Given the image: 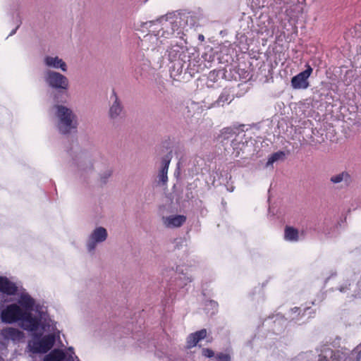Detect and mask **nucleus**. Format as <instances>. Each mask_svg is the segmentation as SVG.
<instances>
[{"label":"nucleus","mask_w":361,"mask_h":361,"mask_svg":"<svg viewBox=\"0 0 361 361\" xmlns=\"http://www.w3.org/2000/svg\"><path fill=\"white\" fill-rule=\"evenodd\" d=\"M187 16L185 15L168 13L154 20L137 21L133 24V30L144 34L140 38V47L152 52L162 53L164 45L176 33L179 34L184 29Z\"/></svg>","instance_id":"1"},{"label":"nucleus","mask_w":361,"mask_h":361,"mask_svg":"<svg viewBox=\"0 0 361 361\" xmlns=\"http://www.w3.org/2000/svg\"><path fill=\"white\" fill-rule=\"evenodd\" d=\"M45 316L47 307L37 302L27 292L18 294L16 302L6 305L1 311V316Z\"/></svg>","instance_id":"2"},{"label":"nucleus","mask_w":361,"mask_h":361,"mask_svg":"<svg viewBox=\"0 0 361 361\" xmlns=\"http://www.w3.org/2000/svg\"><path fill=\"white\" fill-rule=\"evenodd\" d=\"M57 130L63 135L70 133L78 128L77 116L73 110L62 104H56L51 108Z\"/></svg>","instance_id":"3"},{"label":"nucleus","mask_w":361,"mask_h":361,"mask_svg":"<svg viewBox=\"0 0 361 361\" xmlns=\"http://www.w3.org/2000/svg\"><path fill=\"white\" fill-rule=\"evenodd\" d=\"M42 80L51 90L67 91L70 81L63 73L51 69H45L42 73Z\"/></svg>","instance_id":"4"},{"label":"nucleus","mask_w":361,"mask_h":361,"mask_svg":"<svg viewBox=\"0 0 361 361\" xmlns=\"http://www.w3.org/2000/svg\"><path fill=\"white\" fill-rule=\"evenodd\" d=\"M42 334H33V339L28 343V347L34 353H46L54 346L55 336L52 334L41 338Z\"/></svg>","instance_id":"5"},{"label":"nucleus","mask_w":361,"mask_h":361,"mask_svg":"<svg viewBox=\"0 0 361 361\" xmlns=\"http://www.w3.org/2000/svg\"><path fill=\"white\" fill-rule=\"evenodd\" d=\"M108 238L107 230L101 226H96L87 235L85 248L88 253H94L98 245L103 243Z\"/></svg>","instance_id":"6"},{"label":"nucleus","mask_w":361,"mask_h":361,"mask_svg":"<svg viewBox=\"0 0 361 361\" xmlns=\"http://www.w3.org/2000/svg\"><path fill=\"white\" fill-rule=\"evenodd\" d=\"M124 116L125 111L122 102L117 93L113 90L109 97L108 117L115 122L122 119Z\"/></svg>","instance_id":"7"},{"label":"nucleus","mask_w":361,"mask_h":361,"mask_svg":"<svg viewBox=\"0 0 361 361\" xmlns=\"http://www.w3.org/2000/svg\"><path fill=\"white\" fill-rule=\"evenodd\" d=\"M5 323L19 322L21 327L27 331H35L38 329L41 319L43 317H0Z\"/></svg>","instance_id":"8"},{"label":"nucleus","mask_w":361,"mask_h":361,"mask_svg":"<svg viewBox=\"0 0 361 361\" xmlns=\"http://www.w3.org/2000/svg\"><path fill=\"white\" fill-rule=\"evenodd\" d=\"M42 63L47 68L46 69L60 70L63 73L68 71V66L67 63L56 54H46L42 59Z\"/></svg>","instance_id":"9"},{"label":"nucleus","mask_w":361,"mask_h":361,"mask_svg":"<svg viewBox=\"0 0 361 361\" xmlns=\"http://www.w3.org/2000/svg\"><path fill=\"white\" fill-rule=\"evenodd\" d=\"M312 72V68L307 66V68L298 73L291 79V85L294 89H307L309 86L308 78Z\"/></svg>","instance_id":"10"},{"label":"nucleus","mask_w":361,"mask_h":361,"mask_svg":"<svg viewBox=\"0 0 361 361\" xmlns=\"http://www.w3.org/2000/svg\"><path fill=\"white\" fill-rule=\"evenodd\" d=\"M304 237L303 231H300L290 226H286L284 228L283 239L286 242L295 243L302 240Z\"/></svg>","instance_id":"11"},{"label":"nucleus","mask_w":361,"mask_h":361,"mask_svg":"<svg viewBox=\"0 0 361 361\" xmlns=\"http://www.w3.org/2000/svg\"><path fill=\"white\" fill-rule=\"evenodd\" d=\"M186 221V216L180 214H171L163 216V225L168 228H175L181 226Z\"/></svg>","instance_id":"12"},{"label":"nucleus","mask_w":361,"mask_h":361,"mask_svg":"<svg viewBox=\"0 0 361 361\" xmlns=\"http://www.w3.org/2000/svg\"><path fill=\"white\" fill-rule=\"evenodd\" d=\"M0 292L8 295H14L18 292V286L9 279L0 276Z\"/></svg>","instance_id":"13"},{"label":"nucleus","mask_w":361,"mask_h":361,"mask_svg":"<svg viewBox=\"0 0 361 361\" xmlns=\"http://www.w3.org/2000/svg\"><path fill=\"white\" fill-rule=\"evenodd\" d=\"M171 157L169 155H166L162 159L158 174L159 184L165 185L167 183V173Z\"/></svg>","instance_id":"14"},{"label":"nucleus","mask_w":361,"mask_h":361,"mask_svg":"<svg viewBox=\"0 0 361 361\" xmlns=\"http://www.w3.org/2000/svg\"><path fill=\"white\" fill-rule=\"evenodd\" d=\"M330 181L333 184H341V187H345L350 185L351 182V178L348 172L342 171L339 173L331 176L330 178Z\"/></svg>","instance_id":"15"},{"label":"nucleus","mask_w":361,"mask_h":361,"mask_svg":"<svg viewBox=\"0 0 361 361\" xmlns=\"http://www.w3.org/2000/svg\"><path fill=\"white\" fill-rule=\"evenodd\" d=\"M206 336V329H201L190 334L187 338V348H192L195 347L200 341L204 339Z\"/></svg>","instance_id":"16"},{"label":"nucleus","mask_w":361,"mask_h":361,"mask_svg":"<svg viewBox=\"0 0 361 361\" xmlns=\"http://www.w3.org/2000/svg\"><path fill=\"white\" fill-rule=\"evenodd\" d=\"M1 334L6 340L19 341L23 337V334L20 331L12 327L3 329Z\"/></svg>","instance_id":"17"},{"label":"nucleus","mask_w":361,"mask_h":361,"mask_svg":"<svg viewBox=\"0 0 361 361\" xmlns=\"http://www.w3.org/2000/svg\"><path fill=\"white\" fill-rule=\"evenodd\" d=\"M176 272L180 275L178 281H180V285L182 287L187 286L193 281L192 276L188 272L184 273L183 269L181 267H178L176 268Z\"/></svg>","instance_id":"18"},{"label":"nucleus","mask_w":361,"mask_h":361,"mask_svg":"<svg viewBox=\"0 0 361 361\" xmlns=\"http://www.w3.org/2000/svg\"><path fill=\"white\" fill-rule=\"evenodd\" d=\"M342 359L339 352H334L331 349L326 351V355H319L318 361H341Z\"/></svg>","instance_id":"19"},{"label":"nucleus","mask_w":361,"mask_h":361,"mask_svg":"<svg viewBox=\"0 0 361 361\" xmlns=\"http://www.w3.org/2000/svg\"><path fill=\"white\" fill-rule=\"evenodd\" d=\"M300 4H302L298 3V1H297V4L293 3V5H287L285 13L289 17L290 19L295 18L297 16V14L300 12L302 8L299 6Z\"/></svg>","instance_id":"20"},{"label":"nucleus","mask_w":361,"mask_h":361,"mask_svg":"<svg viewBox=\"0 0 361 361\" xmlns=\"http://www.w3.org/2000/svg\"><path fill=\"white\" fill-rule=\"evenodd\" d=\"M94 164L91 160L84 162L80 166L81 174L84 178L89 177L94 172Z\"/></svg>","instance_id":"21"},{"label":"nucleus","mask_w":361,"mask_h":361,"mask_svg":"<svg viewBox=\"0 0 361 361\" xmlns=\"http://www.w3.org/2000/svg\"><path fill=\"white\" fill-rule=\"evenodd\" d=\"M65 357L64 353L60 350H54L46 355L44 361H61Z\"/></svg>","instance_id":"22"},{"label":"nucleus","mask_w":361,"mask_h":361,"mask_svg":"<svg viewBox=\"0 0 361 361\" xmlns=\"http://www.w3.org/2000/svg\"><path fill=\"white\" fill-rule=\"evenodd\" d=\"M286 154L282 151H279L272 154L268 159L266 166L269 167L271 166L274 163L278 161H282L285 159Z\"/></svg>","instance_id":"23"},{"label":"nucleus","mask_w":361,"mask_h":361,"mask_svg":"<svg viewBox=\"0 0 361 361\" xmlns=\"http://www.w3.org/2000/svg\"><path fill=\"white\" fill-rule=\"evenodd\" d=\"M112 169L110 168L106 169L99 175V180L101 183H106L109 178L112 175Z\"/></svg>","instance_id":"24"},{"label":"nucleus","mask_w":361,"mask_h":361,"mask_svg":"<svg viewBox=\"0 0 361 361\" xmlns=\"http://www.w3.org/2000/svg\"><path fill=\"white\" fill-rule=\"evenodd\" d=\"M254 2L259 7H273L276 0H254Z\"/></svg>","instance_id":"25"},{"label":"nucleus","mask_w":361,"mask_h":361,"mask_svg":"<svg viewBox=\"0 0 361 361\" xmlns=\"http://www.w3.org/2000/svg\"><path fill=\"white\" fill-rule=\"evenodd\" d=\"M216 358L219 361H231L230 355L222 353L217 354Z\"/></svg>","instance_id":"26"},{"label":"nucleus","mask_w":361,"mask_h":361,"mask_svg":"<svg viewBox=\"0 0 361 361\" xmlns=\"http://www.w3.org/2000/svg\"><path fill=\"white\" fill-rule=\"evenodd\" d=\"M228 94H226V92H223L219 97L218 100H217V103L218 104H224L226 102H228Z\"/></svg>","instance_id":"27"},{"label":"nucleus","mask_w":361,"mask_h":361,"mask_svg":"<svg viewBox=\"0 0 361 361\" xmlns=\"http://www.w3.org/2000/svg\"><path fill=\"white\" fill-rule=\"evenodd\" d=\"M202 355L204 357L211 358V357L214 356V351L212 350H211L209 348H204L202 350Z\"/></svg>","instance_id":"28"},{"label":"nucleus","mask_w":361,"mask_h":361,"mask_svg":"<svg viewBox=\"0 0 361 361\" xmlns=\"http://www.w3.org/2000/svg\"><path fill=\"white\" fill-rule=\"evenodd\" d=\"M349 286H350V283H345L344 285L340 286L338 288V290L341 293H346L347 290L349 289Z\"/></svg>","instance_id":"29"},{"label":"nucleus","mask_w":361,"mask_h":361,"mask_svg":"<svg viewBox=\"0 0 361 361\" xmlns=\"http://www.w3.org/2000/svg\"><path fill=\"white\" fill-rule=\"evenodd\" d=\"M207 305L211 307L212 309H216L218 304L216 302L211 300Z\"/></svg>","instance_id":"30"},{"label":"nucleus","mask_w":361,"mask_h":361,"mask_svg":"<svg viewBox=\"0 0 361 361\" xmlns=\"http://www.w3.org/2000/svg\"><path fill=\"white\" fill-rule=\"evenodd\" d=\"M291 313L300 314L301 313V310L299 307H294L291 310Z\"/></svg>","instance_id":"31"},{"label":"nucleus","mask_w":361,"mask_h":361,"mask_svg":"<svg viewBox=\"0 0 361 361\" xmlns=\"http://www.w3.org/2000/svg\"><path fill=\"white\" fill-rule=\"evenodd\" d=\"M298 3L304 4L305 2V0H298Z\"/></svg>","instance_id":"32"},{"label":"nucleus","mask_w":361,"mask_h":361,"mask_svg":"<svg viewBox=\"0 0 361 361\" xmlns=\"http://www.w3.org/2000/svg\"><path fill=\"white\" fill-rule=\"evenodd\" d=\"M199 39H201V40H203L204 39L203 35H200L199 36Z\"/></svg>","instance_id":"33"}]
</instances>
